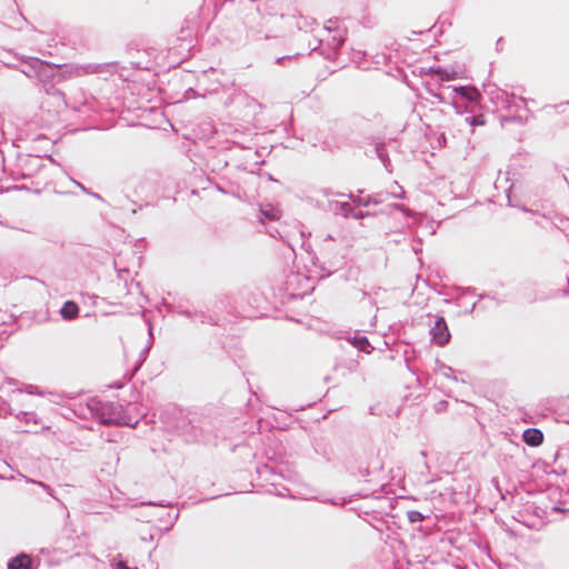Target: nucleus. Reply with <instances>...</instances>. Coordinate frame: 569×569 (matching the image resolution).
Returning a JSON list of instances; mask_svg holds the SVG:
<instances>
[{
    "instance_id": "f257e3e1",
    "label": "nucleus",
    "mask_w": 569,
    "mask_h": 569,
    "mask_svg": "<svg viewBox=\"0 0 569 569\" xmlns=\"http://www.w3.org/2000/svg\"><path fill=\"white\" fill-rule=\"evenodd\" d=\"M431 333L435 342L438 346L446 345L450 339V332L443 318H438L435 326L431 328Z\"/></svg>"
},
{
    "instance_id": "f03ea898",
    "label": "nucleus",
    "mask_w": 569,
    "mask_h": 569,
    "mask_svg": "<svg viewBox=\"0 0 569 569\" xmlns=\"http://www.w3.org/2000/svg\"><path fill=\"white\" fill-rule=\"evenodd\" d=\"M33 68L36 69V76L43 81L47 77L53 76L56 71H59V67H52L43 61L34 60Z\"/></svg>"
},
{
    "instance_id": "7ed1b4c3",
    "label": "nucleus",
    "mask_w": 569,
    "mask_h": 569,
    "mask_svg": "<svg viewBox=\"0 0 569 569\" xmlns=\"http://www.w3.org/2000/svg\"><path fill=\"white\" fill-rule=\"evenodd\" d=\"M523 441L532 447H537L542 443L543 435L539 429L529 428L523 432Z\"/></svg>"
},
{
    "instance_id": "20e7f679",
    "label": "nucleus",
    "mask_w": 569,
    "mask_h": 569,
    "mask_svg": "<svg viewBox=\"0 0 569 569\" xmlns=\"http://www.w3.org/2000/svg\"><path fill=\"white\" fill-rule=\"evenodd\" d=\"M32 560L28 555L21 553L8 563V569H31Z\"/></svg>"
},
{
    "instance_id": "39448f33",
    "label": "nucleus",
    "mask_w": 569,
    "mask_h": 569,
    "mask_svg": "<svg viewBox=\"0 0 569 569\" xmlns=\"http://www.w3.org/2000/svg\"><path fill=\"white\" fill-rule=\"evenodd\" d=\"M455 91L469 101H478L481 98L480 92L475 87H459Z\"/></svg>"
},
{
    "instance_id": "423d86ee",
    "label": "nucleus",
    "mask_w": 569,
    "mask_h": 569,
    "mask_svg": "<svg viewBox=\"0 0 569 569\" xmlns=\"http://www.w3.org/2000/svg\"><path fill=\"white\" fill-rule=\"evenodd\" d=\"M14 382L12 380H7L0 386V391L7 395L8 397H11L13 395H21V389H14L13 388Z\"/></svg>"
},
{
    "instance_id": "0eeeda50",
    "label": "nucleus",
    "mask_w": 569,
    "mask_h": 569,
    "mask_svg": "<svg viewBox=\"0 0 569 569\" xmlns=\"http://www.w3.org/2000/svg\"><path fill=\"white\" fill-rule=\"evenodd\" d=\"M327 42L335 49L340 48L345 42V30L338 31L337 34L331 37V41L327 39Z\"/></svg>"
},
{
    "instance_id": "6e6552de",
    "label": "nucleus",
    "mask_w": 569,
    "mask_h": 569,
    "mask_svg": "<svg viewBox=\"0 0 569 569\" xmlns=\"http://www.w3.org/2000/svg\"><path fill=\"white\" fill-rule=\"evenodd\" d=\"M466 121L471 126V127H475V126H485L486 124V119L482 114H479V116H476V117H471V118H467Z\"/></svg>"
},
{
    "instance_id": "1a4fd4ad",
    "label": "nucleus",
    "mask_w": 569,
    "mask_h": 569,
    "mask_svg": "<svg viewBox=\"0 0 569 569\" xmlns=\"http://www.w3.org/2000/svg\"><path fill=\"white\" fill-rule=\"evenodd\" d=\"M60 312H61V316L66 320H70L71 319V301H66L63 307L61 308Z\"/></svg>"
},
{
    "instance_id": "9d476101",
    "label": "nucleus",
    "mask_w": 569,
    "mask_h": 569,
    "mask_svg": "<svg viewBox=\"0 0 569 569\" xmlns=\"http://www.w3.org/2000/svg\"><path fill=\"white\" fill-rule=\"evenodd\" d=\"M423 516L418 510H410L408 511V519L411 522H417L423 520Z\"/></svg>"
},
{
    "instance_id": "9b49d317",
    "label": "nucleus",
    "mask_w": 569,
    "mask_h": 569,
    "mask_svg": "<svg viewBox=\"0 0 569 569\" xmlns=\"http://www.w3.org/2000/svg\"><path fill=\"white\" fill-rule=\"evenodd\" d=\"M356 346H357L360 350L369 352V351L367 350V348H368V347H370V345H369V342H368V340H367L366 338L359 339V340L357 341V345H356Z\"/></svg>"
},
{
    "instance_id": "f8f14e48",
    "label": "nucleus",
    "mask_w": 569,
    "mask_h": 569,
    "mask_svg": "<svg viewBox=\"0 0 569 569\" xmlns=\"http://www.w3.org/2000/svg\"><path fill=\"white\" fill-rule=\"evenodd\" d=\"M72 308H73V318H74L77 316L79 309L76 306V303L72 305Z\"/></svg>"
},
{
    "instance_id": "ddd939ff",
    "label": "nucleus",
    "mask_w": 569,
    "mask_h": 569,
    "mask_svg": "<svg viewBox=\"0 0 569 569\" xmlns=\"http://www.w3.org/2000/svg\"><path fill=\"white\" fill-rule=\"evenodd\" d=\"M27 392H28L29 395H31V393L33 392V391H32V387H29V388H28V390H27Z\"/></svg>"
}]
</instances>
